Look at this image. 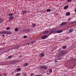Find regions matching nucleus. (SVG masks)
Segmentation results:
<instances>
[{
	"label": "nucleus",
	"mask_w": 76,
	"mask_h": 76,
	"mask_svg": "<svg viewBox=\"0 0 76 76\" xmlns=\"http://www.w3.org/2000/svg\"><path fill=\"white\" fill-rule=\"evenodd\" d=\"M9 16L10 20H13L14 19V17H13V13H10L8 14Z\"/></svg>",
	"instance_id": "f257e3e1"
},
{
	"label": "nucleus",
	"mask_w": 76,
	"mask_h": 76,
	"mask_svg": "<svg viewBox=\"0 0 76 76\" xmlns=\"http://www.w3.org/2000/svg\"><path fill=\"white\" fill-rule=\"evenodd\" d=\"M58 29L57 28H55L51 30L50 32V34H52L53 33H56V32H57Z\"/></svg>",
	"instance_id": "f03ea898"
},
{
	"label": "nucleus",
	"mask_w": 76,
	"mask_h": 76,
	"mask_svg": "<svg viewBox=\"0 0 76 76\" xmlns=\"http://www.w3.org/2000/svg\"><path fill=\"white\" fill-rule=\"evenodd\" d=\"M65 54H66V53L64 50H62L61 51L59 52L60 55H61V56H63Z\"/></svg>",
	"instance_id": "7ed1b4c3"
},
{
	"label": "nucleus",
	"mask_w": 76,
	"mask_h": 76,
	"mask_svg": "<svg viewBox=\"0 0 76 76\" xmlns=\"http://www.w3.org/2000/svg\"><path fill=\"white\" fill-rule=\"evenodd\" d=\"M39 68L40 69H45V70H46L47 69V68H48V67L47 66H41Z\"/></svg>",
	"instance_id": "20e7f679"
},
{
	"label": "nucleus",
	"mask_w": 76,
	"mask_h": 76,
	"mask_svg": "<svg viewBox=\"0 0 76 76\" xmlns=\"http://www.w3.org/2000/svg\"><path fill=\"white\" fill-rule=\"evenodd\" d=\"M67 22H64L60 24L61 26H66V25Z\"/></svg>",
	"instance_id": "39448f33"
},
{
	"label": "nucleus",
	"mask_w": 76,
	"mask_h": 76,
	"mask_svg": "<svg viewBox=\"0 0 76 76\" xmlns=\"http://www.w3.org/2000/svg\"><path fill=\"white\" fill-rule=\"evenodd\" d=\"M47 37H48V36L47 35H43L41 37V38L43 39H45V38H46Z\"/></svg>",
	"instance_id": "423d86ee"
},
{
	"label": "nucleus",
	"mask_w": 76,
	"mask_h": 76,
	"mask_svg": "<svg viewBox=\"0 0 76 76\" xmlns=\"http://www.w3.org/2000/svg\"><path fill=\"white\" fill-rule=\"evenodd\" d=\"M1 34H6V31H1L0 32Z\"/></svg>",
	"instance_id": "0eeeda50"
},
{
	"label": "nucleus",
	"mask_w": 76,
	"mask_h": 76,
	"mask_svg": "<svg viewBox=\"0 0 76 76\" xmlns=\"http://www.w3.org/2000/svg\"><path fill=\"white\" fill-rule=\"evenodd\" d=\"M49 33V31H45L43 33V34H48Z\"/></svg>",
	"instance_id": "6e6552de"
},
{
	"label": "nucleus",
	"mask_w": 76,
	"mask_h": 76,
	"mask_svg": "<svg viewBox=\"0 0 76 76\" xmlns=\"http://www.w3.org/2000/svg\"><path fill=\"white\" fill-rule=\"evenodd\" d=\"M24 31H25V32H29V29H25Z\"/></svg>",
	"instance_id": "1a4fd4ad"
},
{
	"label": "nucleus",
	"mask_w": 76,
	"mask_h": 76,
	"mask_svg": "<svg viewBox=\"0 0 76 76\" xmlns=\"http://www.w3.org/2000/svg\"><path fill=\"white\" fill-rule=\"evenodd\" d=\"M63 30H58L57 31V33H61V32H63Z\"/></svg>",
	"instance_id": "9d476101"
},
{
	"label": "nucleus",
	"mask_w": 76,
	"mask_h": 76,
	"mask_svg": "<svg viewBox=\"0 0 76 76\" xmlns=\"http://www.w3.org/2000/svg\"><path fill=\"white\" fill-rule=\"evenodd\" d=\"M6 34H12V32H10L9 31H6Z\"/></svg>",
	"instance_id": "9b49d317"
},
{
	"label": "nucleus",
	"mask_w": 76,
	"mask_h": 76,
	"mask_svg": "<svg viewBox=\"0 0 76 76\" xmlns=\"http://www.w3.org/2000/svg\"><path fill=\"white\" fill-rule=\"evenodd\" d=\"M66 15L67 16H69L70 15V12H68L66 13Z\"/></svg>",
	"instance_id": "f8f14e48"
},
{
	"label": "nucleus",
	"mask_w": 76,
	"mask_h": 76,
	"mask_svg": "<svg viewBox=\"0 0 76 76\" xmlns=\"http://www.w3.org/2000/svg\"><path fill=\"white\" fill-rule=\"evenodd\" d=\"M40 55L41 56V57H44V56H45V54H44V53H40Z\"/></svg>",
	"instance_id": "ddd939ff"
},
{
	"label": "nucleus",
	"mask_w": 76,
	"mask_h": 76,
	"mask_svg": "<svg viewBox=\"0 0 76 76\" xmlns=\"http://www.w3.org/2000/svg\"><path fill=\"white\" fill-rule=\"evenodd\" d=\"M36 26V25L35 23H33L32 24V26L33 27H35Z\"/></svg>",
	"instance_id": "4468645a"
},
{
	"label": "nucleus",
	"mask_w": 76,
	"mask_h": 76,
	"mask_svg": "<svg viewBox=\"0 0 76 76\" xmlns=\"http://www.w3.org/2000/svg\"><path fill=\"white\" fill-rule=\"evenodd\" d=\"M20 73H18L16 74L15 76H20Z\"/></svg>",
	"instance_id": "2eb2a0df"
},
{
	"label": "nucleus",
	"mask_w": 76,
	"mask_h": 76,
	"mask_svg": "<svg viewBox=\"0 0 76 76\" xmlns=\"http://www.w3.org/2000/svg\"><path fill=\"white\" fill-rule=\"evenodd\" d=\"M36 42V41L35 40H34L33 41H32L31 42V44H34V43H35Z\"/></svg>",
	"instance_id": "dca6fc26"
},
{
	"label": "nucleus",
	"mask_w": 76,
	"mask_h": 76,
	"mask_svg": "<svg viewBox=\"0 0 76 76\" xmlns=\"http://www.w3.org/2000/svg\"><path fill=\"white\" fill-rule=\"evenodd\" d=\"M67 8H68V6H66L64 7V9H67Z\"/></svg>",
	"instance_id": "f3484780"
},
{
	"label": "nucleus",
	"mask_w": 76,
	"mask_h": 76,
	"mask_svg": "<svg viewBox=\"0 0 76 76\" xmlns=\"http://www.w3.org/2000/svg\"><path fill=\"white\" fill-rule=\"evenodd\" d=\"M50 11H51V10H50V9H48L46 10V12H50Z\"/></svg>",
	"instance_id": "a211bd4d"
},
{
	"label": "nucleus",
	"mask_w": 76,
	"mask_h": 76,
	"mask_svg": "<svg viewBox=\"0 0 76 76\" xmlns=\"http://www.w3.org/2000/svg\"><path fill=\"white\" fill-rule=\"evenodd\" d=\"M15 31L16 32H17V31H18V28H15Z\"/></svg>",
	"instance_id": "6ab92c4d"
},
{
	"label": "nucleus",
	"mask_w": 76,
	"mask_h": 76,
	"mask_svg": "<svg viewBox=\"0 0 76 76\" xmlns=\"http://www.w3.org/2000/svg\"><path fill=\"white\" fill-rule=\"evenodd\" d=\"M16 69L17 71H20V70H21V69L20 68H17Z\"/></svg>",
	"instance_id": "aec40b11"
},
{
	"label": "nucleus",
	"mask_w": 76,
	"mask_h": 76,
	"mask_svg": "<svg viewBox=\"0 0 76 76\" xmlns=\"http://www.w3.org/2000/svg\"><path fill=\"white\" fill-rule=\"evenodd\" d=\"M66 46H64L62 47V48L63 49H66Z\"/></svg>",
	"instance_id": "412c9836"
},
{
	"label": "nucleus",
	"mask_w": 76,
	"mask_h": 76,
	"mask_svg": "<svg viewBox=\"0 0 76 76\" xmlns=\"http://www.w3.org/2000/svg\"><path fill=\"white\" fill-rule=\"evenodd\" d=\"M24 65L25 66H28V63H25V64H24Z\"/></svg>",
	"instance_id": "4be33fe9"
},
{
	"label": "nucleus",
	"mask_w": 76,
	"mask_h": 76,
	"mask_svg": "<svg viewBox=\"0 0 76 76\" xmlns=\"http://www.w3.org/2000/svg\"><path fill=\"white\" fill-rule=\"evenodd\" d=\"M49 72H50V73H51V72H52V69H50L49 70Z\"/></svg>",
	"instance_id": "5701e85b"
},
{
	"label": "nucleus",
	"mask_w": 76,
	"mask_h": 76,
	"mask_svg": "<svg viewBox=\"0 0 76 76\" xmlns=\"http://www.w3.org/2000/svg\"><path fill=\"white\" fill-rule=\"evenodd\" d=\"M76 23V21H74L72 22L71 23V24H72V23Z\"/></svg>",
	"instance_id": "b1692460"
},
{
	"label": "nucleus",
	"mask_w": 76,
	"mask_h": 76,
	"mask_svg": "<svg viewBox=\"0 0 76 76\" xmlns=\"http://www.w3.org/2000/svg\"><path fill=\"white\" fill-rule=\"evenodd\" d=\"M7 30H9L10 29V28L9 27H8L6 28Z\"/></svg>",
	"instance_id": "393cba45"
},
{
	"label": "nucleus",
	"mask_w": 76,
	"mask_h": 76,
	"mask_svg": "<svg viewBox=\"0 0 76 76\" xmlns=\"http://www.w3.org/2000/svg\"><path fill=\"white\" fill-rule=\"evenodd\" d=\"M69 32H72V29H70L69 30Z\"/></svg>",
	"instance_id": "a878e982"
},
{
	"label": "nucleus",
	"mask_w": 76,
	"mask_h": 76,
	"mask_svg": "<svg viewBox=\"0 0 76 76\" xmlns=\"http://www.w3.org/2000/svg\"><path fill=\"white\" fill-rule=\"evenodd\" d=\"M12 56H10L8 57V58H12Z\"/></svg>",
	"instance_id": "bb28decb"
},
{
	"label": "nucleus",
	"mask_w": 76,
	"mask_h": 76,
	"mask_svg": "<svg viewBox=\"0 0 76 76\" xmlns=\"http://www.w3.org/2000/svg\"><path fill=\"white\" fill-rule=\"evenodd\" d=\"M34 75V74L33 73H32L31 75L30 76H33Z\"/></svg>",
	"instance_id": "cd10ccee"
},
{
	"label": "nucleus",
	"mask_w": 76,
	"mask_h": 76,
	"mask_svg": "<svg viewBox=\"0 0 76 76\" xmlns=\"http://www.w3.org/2000/svg\"><path fill=\"white\" fill-rule=\"evenodd\" d=\"M23 38H27V36L25 35L23 36Z\"/></svg>",
	"instance_id": "c85d7f7f"
},
{
	"label": "nucleus",
	"mask_w": 76,
	"mask_h": 76,
	"mask_svg": "<svg viewBox=\"0 0 76 76\" xmlns=\"http://www.w3.org/2000/svg\"><path fill=\"white\" fill-rule=\"evenodd\" d=\"M18 48H19V46L18 45L16 46V49H18Z\"/></svg>",
	"instance_id": "c756f323"
},
{
	"label": "nucleus",
	"mask_w": 76,
	"mask_h": 76,
	"mask_svg": "<svg viewBox=\"0 0 76 76\" xmlns=\"http://www.w3.org/2000/svg\"><path fill=\"white\" fill-rule=\"evenodd\" d=\"M22 32H25V30H23L22 31Z\"/></svg>",
	"instance_id": "7c9ffc66"
},
{
	"label": "nucleus",
	"mask_w": 76,
	"mask_h": 76,
	"mask_svg": "<svg viewBox=\"0 0 76 76\" xmlns=\"http://www.w3.org/2000/svg\"><path fill=\"white\" fill-rule=\"evenodd\" d=\"M1 20H2V19L0 18V23H1Z\"/></svg>",
	"instance_id": "2f4dec72"
},
{
	"label": "nucleus",
	"mask_w": 76,
	"mask_h": 76,
	"mask_svg": "<svg viewBox=\"0 0 76 76\" xmlns=\"http://www.w3.org/2000/svg\"><path fill=\"white\" fill-rule=\"evenodd\" d=\"M54 61L55 63H56V62H57V60L55 59Z\"/></svg>",
	"instance_id": "473e14b6"
},
{
	"label": "nucleus",
	"mask_w": 76,
	"mask_h": 76,
	"mask_svg": "<svg viewBox=\"0 0 76 76\" xmlns=\"http://www.w3.org/2000/svg\"><path fill=\"white\" fill-rule=\"evenodd\" d=\"M67 1L69 3H70V2H71V0H68Z\"/></svg>",
	"instance_id": "72a5a7b5"
},
{
	"label": "nucleus",
	"mask_w": 76,
	"mask_h": 76,
	"mask_svg": "<svg viewBox=\"0 0 76 76\" xmlns=\"http://www.w3.org/2000/svg\"><path fill=\"white\" fill-rule=\"evenodd\" d=\"M23 13H26V11H23Z\"/></svg>",
	"instance_id": "f704fd0d"
},
{
	"label": "nucleus",
	"mask_w": 76,
	"mask_h": 76,
	"mask_svg": "<svg viewBox=\"0 0 76 76\" xmlns=\"http://www.w3.org/2000/svg\"><path fill=\"white\" fill-rule=\"evenodd\" d=\"M4 76H6V75H7V74L4 73Z\"/></svg>",
	"instance_id": "c9c22d12"
},
{
	"label": "nucleus",
	"mask_w": 76,
	"mask_h": 76,
	"mask_svg": "<svg viewBox=\"0 0 76 76\" xmlns=\"http://www.w3.org/2000/svg\"><path fill=\"white\" fill-rule=\"evenodd\" d=\"M74 11L75 12H76V8H75V10Z\"/></svg>",
	"instance_id": "e433bc0d"
},
{
	"label": "nucleus",
	"mask_w": 76,
	"mask_h": 76,
	"mask_svg": "<svg viewBox=\"0 0 76 76\" xmlns=\"http://www.w3.org/2000/svg\"><path fill=\"white\" fill-rule=\"evenodd\" d=\"M36 76H41V75H37Z\"/></svg>",
	"instance_id": "4c0bfd02"
},
{
	"label": "nucleus",
	"mask_w": 76,
	"mask_h": 76,
	"mask_svg": "<svg viewBox=\"0 0 76 76\" xmlns=\"http://www.w3.org/2000/svg\"><path fill=\"white\" fill-rule=\"evenodd\" d=\"M2 36L3 37H4V34Z\"/></svg>",
	"instance_id": "58836bf2"
},
{
	"label": "nucleus",
	"mask_w": 76,
	"mask_h": 76,
	"mask_svg": "<svg viewBox=\"0 0 76 76\" xmlns=\"http://www.w3.org/2000/svg\"><path fill=\"white\" fill-rule=\"evenodd\" d=\"M2 76V75L1 74H0V76Z\"/></svg>",
	"instance_id": "ea45409f"
},
{
	"label": "nucleus",
	"mask_w": 76,
	"mask_h": 76,
	"mask_svg": "<svg viewBox=\"0 0 76 76\" xmlns=\"http://www.w3.org/2000/svg\"><path fill=\"white\" fill-rule=\"evenodd\" d=\"M70 20V19H68V20Z\"/></svg>",
	"instance_id": "a19ab883"
},
{
	"label": "nucleus",
	"mask_w": 76,
	"mask_h": 76,
	"mask_svg": "<svg viewBox=\"0 0 76 76\" xmlns=\"http://www.w3.org/2000/svg\"><path fill=\"white\" fill-rule=\"evenodd\" d=\"M3 75H4V74H3Z\"/></svg>",
	"instance_id": "79ce46f5"
},
{
	"label": "nucleus",
	"mask_w": 76,
	"mask_h": 76,
	"mask_svg": "<svg viewBox=\"0 0 76 76\" xmlns=\"http://www.w3.org/2000/svg\"><path fill=\"white\" fill-rule=\"evenodd\" d=\"M17 62H15V63H17Z\"/></svg>",
	"instance_id": "37998d69"
},
{
	"label": "nucleus",
	"mask_w": 76,
	"mask_h": 76,
	"mask_svg": "<svg viewBox=\"0 0 76 76\" xmlns=\"http://www.w3.org/2000/svg\"><path fill=\"white\" fill-rule=\"evenodd\" d=\"M58 60H60V59H58Z\"/></svg>",
	"instance_id": "c03bdc74"
}]
</instances>
